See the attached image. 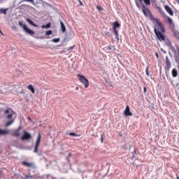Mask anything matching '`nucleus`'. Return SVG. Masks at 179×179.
Returning <instances> with one entry per match:
<instances>
[{"mask_svg":"<svg viewBox=\"0 0 179 179\" xmlns=\"http://www.w3.org/2000/svg\"><path fill=\"white\" fill-rule=\"evenodd\" d=\"M140 6L142 8V12L143 15L145 16V17L150 16V20H154L155 22H156V20H159L157 18H155V16L153 15L149 8L145 6L143 3H141L140 4Z\"/></svg>","mask_w":179,"mask_h":179,"instance_id":"f257e3e1","label":"nucleus"},{"mask_svg":"<svg viewBox=\"0 0 179 179\" xmlns=\"http://www.w3.org/2000/svg\"><path fill=\"white\" fill-rule=\"evenodd\" d=\"M21 178L22 179H29V178H31L32 179L33 178V176H31V174H28V175H25L24 176H21Z\"/></svg>","mask_w":179,"mask_h":179,"instance_id":"aec40b11","label":"nucleus"},{"mask_svg":"<svg viewBox=\"0 0 179 179\" xmlns=\"http://www.w3.org/2000/svg\"><path fill=\"white\" fill-rule=\"evenodd\" d=\"M20 133L17 130H15V131L13 133V136H20Z\"/></svg>","mask_w":179,"mask_h":179,"instance_id":"a878e982","label":"nucleus"},{"mask_svg":"<svg viewBox=\"0 0 179 179\" xmlns=\"http://www.w3.org/2000/svg\"><path fill=\"white\" fill-rule=\"evenodd\" d=\"M164 8L166 11L167 12V13H169V15H170V16H174V12H173V10H171V8H170V6H165Z\"/></svg>","mask_w":179,"mask_h":179,"instance_id":"9d476101","label":"nucleus"},{"mask_svg":"<svg viewBox=\"0 0 179 179\" xmlns=\"http://www.w3.org/2000/svg\"><path fill=\"white\" fill-rule=\"evenodd\" d=\"M176 64H179V50H178V57H175Z\"/></svg>","mask_w":179,"mask_h":179,"instance_id":"c85d7f7f","label":"nucleus"},{"mask_svg":"<svg viewBox=\"0 0 179 179\" xmlns=\"http://www.w3.org/2000/svg\"><path fill=\"white\" fill-rule=\"evenodd\" d=\"M77 76L79 78L80 82L85 85V89H87V87H89V80H87V78H86L83 75L78 74Z\"/></svg>","mask_w":179,"mask_h":179,"instance_id":"f03ea898","label":"nucleus"},{"mask_svg":"<svg viewBox=\"0 0 179 179\" xmlns=\"http://www.w3.org/2000/svg\"><path fill=\"white\" fill-rule=\"evenodd\" d=\"M167 20L169 23V24H173V20H171V18H170V17L166 16Z\"/></svg>","mask_w":179,"mask_h":179,"instance_id":"c756f323","label":"nucleus"},{"mask_svg":"<svg viewBox=\"0 0 179 179\" xmlns=\"http://www.w3.org/2000/svg\"><path fill=\"white\" fill-rule=\"evenodd\" d=\"M60 26L62 33H65L66 31V27H65V24L62 22V21H60Z\"/></svg>","mask_w":179,"mask_h":179,"instance_id":"ddd939ff","label":"nucleus"},{"mask_svg":"<svg viewBox=\"0 0 179 179\" xmlns=\"http://www.w3.org/2000/svg\"><path fill=\"white\" fill-rule=\"evenodd\" d=\"M41 141V134H38V138L36 142L35 149H34V153L38 152V146H40V142Z\"/></svg>","mask_w":179,"mask_h":179,"instance_id":"39448f33","label":"nucleus"},{"mask_svg":"<svg viewBox=\"0 0 179 179\" xmlns=\"http://www.w3.org/2000/svg\"><path fill=\"white\" fill-rule=\"evenodd\" d=\"M18 24H19L20 26L22 27V29H23V25H24V24H23V22H22V21H20V22H18Z\"/></svg>","mask_w":179,"mask_h":179,"instance_id":"4c0bfd02","label":"nucleus"},{"mask_svg":"<svg viewBox=\"0 0 179 179\" xmlns=\"http://www.w3.org/2000/svg\"><path fill=\"white\" fill-rule=\"evenodd\" d=\"M51 34H52V31L51 30H48L45 33V36H51Z\"/></svg>","mask_w":179,"mask_h":179,"instance_id":"2f4dec72","label":"nucleus"},{"mask_svg":"<svg viewBox=\"0 0 179 179\" xmlns=\"http://www.w3.org/2000/svg\"><path fill=\"white\" fill-rule=\"evenodd\" d=\"M156 23L159 26V29H161V31L162 33H166V29H164V27H163V24H162V22L159 20H156Z\"/></svg>","mask_w":179,"mask_h":179,"instance_id":"1a4fd4ad","label":"nucleus"},{"mask_svg":"<svg viewBox=\"0 0 179 179\" xmlns=\"http://www.w3.org/2000/svg\"><path fill=\"white\" fill-rule=\"evenodd\" d=\"M78 1H80V3H82V1H80V0H78Z\"/></svg>","mask_w":179,"mask_h":179,"instance_id":"3c124183","label":"nucleus"},{"mask_svg":"<svg viewBox=\"0 0 179 179\" xmlns=\"http://www.w3.org/2000/svg\"><path fill=\"white\" fill-rule=\"evenodd\" d=\"M140 1V3L138 2V1H136V5L138 9H142V7L141 6V4L143 3V0H138Z\"/></svg>","mask_w":179,"mask_h":179,"instance_id":"a211bd4d","label":"nucleus"},{"mask_svg":"<svg viewBox=\"0 0 179 179\" xmlns=\"http://www.w3.org/2000/svg\"><path fill=\"white\" fill-rule=\"evenodd\" d=\"M69 135L70 136H78V134L76 133H73V132L69 133Z\"/></svg>","mask_w":179,"mask_h":179,"instance_id":"72a5a7b5","label":"nucleus"},{"mask_svg":"<svg viewBox=\"0 0 179 179\" xmlns=\"http://www.w3.org/2000/svg\"><path fill=\"white\" fill-rule=\"evenodd\" d=\"M21 2H31L32 5H36L34 0H22Z\"/></svg>","mask_w":179,"mask_h":179,"instance_id":"393cba45","label":"nucleus"},{"mask_svg":"<svg viewBox=\"0 0 179 179\" xmlns=\"http://www.w3.org/2000/svg\"><path fill=\"white\" fill-rule=\"evenodd\" d=\"M6 176L3 171V169H0V179L5 178Z\"/></svg>","mask_w":179,"mask_h":179,"instance_id":"412c9836","label":"nucleus"},{"mask_svg":"<svg viewBox=\"0 0 179 179\" xmlns=\"http://www.w3.org/2000/svg\"><path fill=\"white\" fill-rule=\"evenodd\" d=\"M176 1H178V3H179V0H176Z\"/></svg>","mask_w":179,"mask_h":179,"instance_id":"5fc2aeb1","label":"nucleus"},{"mask_svg":"<svg viewBox=\"0 0 179 179\" xmlns=\"http://www.w3.org/2000/svg\"><path fill=\"white\" fill-rule=\"evenodd\" d=\"M134 154L136 155V151L134 150Z\"/></svg>","mask_w":179,"mask_h":179,"instance_id":"8fccbe9b","label":"nucleus"},{"mask_svg":"<svg viewBox=\"0 0 179 179\" xmlns=\"http://www.w3.org/2000/svg\"><path fill=\"white\" fill-rule=\"evenodd\" d=\"M5 114H9V109H7L5 110Z\"/></svg>","mask_w":179,"mask_h":179,"instance_id":"79ce46f5","label":"nucleus"},{"mask_svg":"<svg viewBox=\"0 0 179 179\" xmlns=\"http://www.w3.org/2000/svg\"><path fill=\"white\" fill-rule=\"evenodd\" d=\"M0 13L6 15V13H8V8H0Z\"/></svg>","mask_w":179,"mask_h":179,"instance_id":"6ab92c4d","label":"nucleus"},{"mask_svg":"<svg viewBox=\"0 0 179 179\" xmlns=\"http://www.w3.org/2000/svg\"><path fill=\"white\" fill-rule=\"evenodd\" d=\"M97 9H99V10H103V8H101V6H97Z\"/></svg>","mask_w":179,"mask_h":179,"instance_id":"ea45409f","label":"nucleus"},{"mask_svg":"<svg viewBox=\"0 0 179 179\" xmlns=\"http://www.w3.org/2000/svg\"><path fill=\"white\" fill-rule=\"evenodd\" d=\"M113 33H115V36L117 38V41H120V36L118 34V31H117V29H113Z\"/></svg>","mask_w":179,"mask_h":179,"instance_id":"4be33fe9","label":"nucleus"},{"mask_svg":"<svg viewBox=\"0 0 179 179\" xmlns=\"http://www.w3.org/2000/svg\"><path fill=\"white\" fill-rule=\"evenodd\" d=\"M103 134L101 135V143H103Z\"/></svg>","mask_w":179,"mask_h":179,"instance_id":"37998d69","label":"nucleus"},{"mask_svg":"<svg viewBox=\"0 0 179 179\" xmlns=\"http://www.w3.org/2000/svg\"><path fill=\"white\" fill-rule=\"evenodd\" d=\"M165 64H166V71H170L171 68V62H170L169 56H166L165 57Z\"/></svg>","mask_w":179,"mask_h":179,"instance_id":"0eeeda50","label":"nucleus"},{"mask_svg":"<svg viewBox=\"0 0 179 179\" xmlns=\"http://www.w3.org/2000/svg\"><path fill=\"white\" fill-rule=\"evenodd\" d=\"M106 50L108 51H111V50H113V51H115V46L113 45V46H107Z\"/></svg>","mask_w":179,"mask_h":179,"instance_id":"5701e85b","label":"nucleus"},{"mask_svg":"<svg viewBox=\"0 0 179 179\" xmlns=\"http://www.w3.org/2000/svg\"><path fill=\"white\" fill-rule=\"evenodd\" d=\"M146 75L147 76H150V73H149V66L146 67Z\"/></svg>","mask_w":179,"mask_h":179,"instance_id":"473e14b6","label":"nucleus"},{"mask_svg":"<svg viewBox=\"0 0 179 179\" xmlns=\"http://www.w3.org/2000/svg\"><path fill=\"white\" fill-rule=\"evenodd\" d=\"M154 32L155 36H157V38L159 40V41H164V40H166V38L164 37V35H163V34H162V32L158 31L157 29H156V27L154 28Z\"/></svg>","mask_w":179,"mask_h":179,"instance_id":"7ed1b4c3","label":"nucleus"},{"mask_svg":"<svg viewBox=\"0 0 179 179\" xmlns=\"http://www.w3.org/2000/svg\"><path fill=\"white\" fill-rule=\"evenodd\" d=\"M133 157H135V155H133Z\"/></svg>","mask_w":179,"mask_h":179,"instance_id":"6e6d98bb","label":"nucleus"},{"mask_svg":"<svg viewBox=\"0 0 179 179\" xmlns=\"http://www.w3.org/2000/svg\"><path fill=\"white\" fill-rule=\"evenodd\" d=\"M9 134V131L8 130H2L0 129V136L2 135H8Z\"/></svg>","mask_w":179,"mask_h":179,"instance_id":"f3484780","label":"nucleus"},{"mask_svg":"<svg viewBox=\"0 0 179 179\" xmlns=\"http://www.w3.org/2000/svg\"><path fill=\"white\" fill-rule=\"evenodd\" d=\"M23 29L24 30L25 33H27V34H29L30 36H33V34H35L34 31L29 29V27H27L26 24H24Z\"/></svg>","mask_w":179,"mask_h":179,"instance_id":"423d86ee","label":"nucleus"},{"mask_svg":"<svg viewBox=\"0 0 179 179\" xmlns=\"http://www.w3.org/2000/svg\"><path fill=\"white\" fill-rule=\"evenodd\" d=\"M45 27L46 29H50V27H51V23H48L46 25H45Z\"/></svg>","mask_w":179,"mask_h":179,"instance_id":"c9c22d12","label":"nucleus"},{"mask_svg":"<svg viewBox=\"0 0 179 179\" xmlns=\"http://www.w3.org/2000/svg\"><path fill=\"white\" fill-rule=\"evenodd\" d=\"M145 6H150V0H143Z\"/></svg>","mask_w":179,"mask_h":179,"instance_id":"b1692460","label":"nucleus"},{"mask_svg":"<svg viewBox=\"0 0 179 179\" xmlns=\"http://www.w3.org/2000/svg\"><path fill=\"white\" fill-rule=\"evenodd\" d=\"M177 179H179V176H177V178H176Z\"/></svg>","mask_w":179,"mask_h":179,"instance_id":"864d4df0","label":"nucleus"},{"mask_svg":"<svg viewBox=\"0 0 179 179\" xmlns=\"http://www.w3.org/2000/svg\"><path fill=\"white\" fill-rule=\"evenodd\" d=\"M78 89H79V87H76V90H78Z\"/></svg>","mask_w":179,"mask_h":179,"instance_id":"603ef678","label":"nucleus"},{"mask_svg":"<svg viewBox=\"0 0 179 179\" xmlns=\"http://www.w3.org/2000/svg\"><path fill=\"white\" fill-rule=\"evenodd\" d=\"M26 20H27V22L28 23H29V24H31V26H34V27H38V25L36 24L33 22V20H31V19H30V18H27Z\"/></svg>","mask_w":179,"mask_h":179,"instance_id":"f8f14e48","label":"nucleus"},{"mask_svg":"<svg viewBox=\"0 0 179 179\" xmlns=\"http://www.w3.org/2000/svg\"><path fill=\"white\" fill-rule=\"evenodd\" d=\"M60 40L61 39L59 38H57L52 39V43H59Z\"/></svg>","mask_w":179,"mask_h":179,"instance_id":"cd10ccee","label":"nucleus"},{"mask_svg":"<svg viewBox=\"0 0 179 179\" xmlns=\"http://www.w3.org/2000/svg\"><path fill=\"white\" fill-rule=\"evenodd\" d=\"M74 49H75V45L69 48V50H74Z\"/></svg>","mask_w":179,"mask_h":179,"instance_id":"a19ab883","label":"nucleus"},{"mask_svg":"<svg viewBox=\"0 0 179 179\" xmlns=\"http://www.w3.org/2000/svg\"><path fill=\"white\" fill-rule=\"evenodd\" d=\"M27 89L31 92L34 94L36 93V90H34V87H33L31 85H29L27 86Z\"/></svg>","mask_w":179,"mask_h":179,"instance_id":"4468645a","label":"nucleus"},{"mask_svg":"<svg viewBox=\"0 0 179 179\" xmlns=\"http://www.w3.org/2000/svg\"><path fill=\"white\" fill-rule=\"evenodd\" d=\"M174 36H175L176 37H178V38H179V33H178V32H175V33H174Z\"/></svg>","mask_w":179,"mask_h":179,"instance_id":"58836bf2","label":"nucleus"},{"mask_svg":"<svg viewBox=\"0 0 179 179\" xmlns=\"http://www.w3.org/2000/svg\"><path fill=\"white\" fill-rule=\"evenodd\" d=\"M143 90H144V93H146V92H148L146 87H144Z\"/></svg>","mask_w":179,"mask_h":179,"instance_id":"c03bdc74","label":"nucleus"},{"mask_svg":"<svg viewBox=\"0 0 179 179\" xmlns=\"http://www.w3.org/2000/svg\"><path fill=\"white\" fill-rule=\"evenodd\" d=\"M20 129H22V127H19L18 129H17V131L19 132L20 131Z\"/></svg>","mask_w":179,"mask_h":179,"instance_id":"a18cd8bd","label":"nucleus"},{"mask_svg":"<svg viewBox=\"0 0 179 179\" xmlns=\"http://www.w3.org/2000/svg\"><path fill=\"white\" fill-rule=\"evenodd\" d=\"M13 29H14V30H17V28L16 27H13Z\"/></svg>","mask_w":179,"mask_h":179,"instance_id":"49530a36","label":"nucleus"},{"mask_svg":"<svg viewBox=\"0 0 179 179\" xmlns=\"http://www.w3.org/2000/svg\"><path fill=\"white\" fill-rule=\"evenodd\" d=\"M166 45L168 46V47H171V41H166Z\"/></svg>","mask_w":179,"mask_h":179,"instance_id":"f704fd0d","label":"nucleus"},{"mask_svg":"<svg viewBox=\"0 0 179 179\" xmlns=\"http://www.w3.org/2000/svg\"><path fill=\"white\" fill-rule=\"evenodd\" d=\"M4 0H0V3H3Z\"/></svg>","mask_w":179,"mask_h":179,"instance_id":"de8ad7c7","label":"nucleus"},{"mask_svg":"<svg viewBox=\"0 0 179 179\" xmlns=\"http://www.w3.org/2000/svg\"><path fill=\"white\" fill-rule=\"evenodd\" d=\"M159 12L164 17H167V15H166V13L164 11H163V10L160 9Z\"/></svg>","mask_w":179,"mask_h":179,"instance_id":"bb28decb","label":"nucleus"},{"mask_svg":"<svg viewBox=\"0 0 179 179\" xmlns=\"http://www.w3.org/2000/svg\"><path fill=\"white\" fill-rule=\"evenodd\" d=\"M157 58H159V54L156 53Z\"/></svg>","mask_w":179,"mask_h":179,"instance_id":"09e8293b","label":"nucleus"},{"mask_svg":"<svg viewBox=\"0 0 179 179\" xmlns=\"http://www.w3.org/2000/svg\"><path fill=\"white\" fill-rule=\"evenodd\" d=\"M124 114L126 117H132L133 114L131 112V110L129 109V106H127L126 108L124 111Z\"/></svg>","mask_w":179,"mask_h":179,"instance_id":"6e6552de","label":"nucleus"},{"mask_svg":"<svg viewBox=\"0 0 179 179\" xmlns=\"http://www.w3.org/2000/svg\"><path fill=\"white\" fill-rule=\"evenodd\" d=\"M22 164L24 166H27V167H32L33 169H34L36 166H34V163H29L27 162H22Z\"/></svg>","mask_w":179,"mask_h":179,"instance_id":"9b49d317","label":"nucleus"},{"mask_svg":"<svg viewBox=\"0 0 179 179\" xmlns=\"http://www.w3.org/2000/svg\"><path fill=\"white\" fill-rule=\"evenodd\" d=\"M23 134H24L21 137V141H30V139H31V134H30V133L24 130Z\"/></svg>","mask_w":179,"mask_h":179,"instance_id":"20e7f679","label":"nucleus"},{"mask_svg":"<svg viewBox=\"0 0 179 179\" xmlns=\"http://www.w3.org/2000/svg\"><path fill=\"white\" fill-rule=\"evenodd\" d=\"M14 121L13 120H10V122H8L6 124V127H10V125H12V124H13Z\"/></svg>","mask_w":179,"mask_h":179,"instance_id":"7c9ffc66","label":"nucleus"},{"mask_svg":"<svg viewBox=\"0 0 179 179\" xmlns=\"http://www.w3.org/2000/svg\"><path fill=\"white\" fill-rule=\"evenodd\" d=\"M120 26H121L120 24V22H115L114 23H113V30H117V28H118V27H120Z\"/></svg>","mask_w":179,"mask_h":179,"instance_id":"2eb2a0df","label":"nucleus"},{"mask_svg":"<svg viewBox=\"0 0 179 179\" xmlns=\"http://www.w3.org/2000/svg\"><path fill=\"white\" fill-rule=\"evenodd\" d=\"M178 75V72L177 71V69H173V70H172V76L173 77V78H177V76Z\"/></svg>","mask_w":179,"mask_h":179,"instance_id":"dca6fc26","label":"nucleus"},{"mask_svg":"<svg viewBox=\"0 0 179 179\" xmlns=\"http://www.w3.org/2000/svg\"><path fill=\"white\" fill-rule=\"evenodd\" d=\"M12 117H13V114H9V115H8L7 118L8 120H10V118H12Z\"/></svg>","mask_w":179,"mask_h":179,"instance_id":"e433bc0d","label":"nucleus"}]
</instances>
